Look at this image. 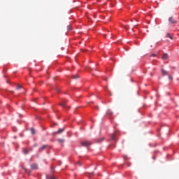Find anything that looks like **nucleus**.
I'll return each mask as SVG.
<instances>
[{
	"mask_svg": "<svg viewBox=\"0 0 179 179\" xmlns=\"http://www.w3.org/2000/svg\"><path fill=\"white\" fill-rule=\"evenodd\" d=\"M81 146H90V145H92V143L90 141H83L81 142Z\"/></svg>",
	"mask_w": 179,
	"mask_h": 179,
	"instance_id": "1",
	"label": "nucleus"
},
{
	"mask_svg": "<svg viewBox=\"0 0 179 179\" xmlns=\"http://www.w3.org/2000/svg\"><path fill=\"white\" fill-rule=\"evenodd\" d=\"M169 20L171 24L177 23V20H176L173 17H169Z\"/></svg>",
	"mask_w": 179,
	"mask_h": 179,
	"instance_id": "2",
	"label": "nucleus"
},
{
	"mask_svg": "<svg viewBox=\"0 0 179 179\" xmlns=\"http://www.w3.org/2000/svg\"><path fill=\"white\" fill-rule=\"evenodd\" d=\"M31 169L32 170H37L38 169V166L37 165V164H32L31 165Z\"/></svg>",
	"mask_w": 179,
	"mask_h": 179,
	"instance_id": "3",
	"label": "nucleus"
},
{
	"mask_svg": "<svg viewBox=\"0 0 179 179\" xmlns=\"http://www.w3.org/2000/svg\"><path fill=\"white\" fill-rule=\"evenodd\" d=\"M161 72L163 76H166V75H169V72L164 69H162Z\"/></svg>",
	"mask_w": 179,
	"mask_h": 179,
	"instance_id": "4",
	"label": "nucleus"
},
{
	"mask_svg": "<svg viewBox=\"0 0 179 179\" xmlns=\"http://www.w3.org/2000/svg\"><path fill=\"white\" fill-rule=\"evenodd\" d=\"M65 131V128L59 129L56 134H62Z\"/></svg>",
	"mask_w": 179,
	"mask_h": 179,
	"instance_id": "5",
	"label": "nucleus"
},
{
	"mask_svg": "<svg viewBox=\"0 0 179 179\" xmlns=\"http://www.w3.org/2000/svg\"><path fill=\"white\" fill-rule=\"evenodd\" d=\"M162 59H169V55L166 53L164 54L162 56Z\"/></svg>",
	"mask_w": 179,
	"mask_h": 179,
	"instance_id": "6",
	"label": "nucleus"
},
{
	"mask_svg": "<svg viewBox=\"0 0 179 179\" xmlns=\"http://www.w3.org/2000/svg\"><path fill=\"white\" fill-rule=\"evenodd\" d=\"M166 37L168 38H170L171 40H173V36H171V34H170V33L166 34Z\"/></svg>",
	"mask_w": 179,
	"mask_h": 179,
	"instance_id": "7",
	"label": "nucleus"
},
{
	"mask_svg": "<svg viewBox=\"0 0 179 179\" xmlns=\"http://www.w3.org/2000/svg\"><path fill=\"white\" fill-rule=\"evenodd\" d=\"M57 142H59V143H64V142H65V140L62 138H58Z\"/></svg>",
	"mask_w": 179,
	"mask_h": 179,
	"instance_id": "8",
	"label": "nucleus"
},
{
	"mask_svg": "<svg viewBox=\"0 0 179 179\" xmlns=\"http://www.w3.org/2000/svg\"><path fill=\"white\" fill-rule=\"evenodd\" d=\"M110 138H111V141H115V134H111Z\"/></svg>",
	"mask_w": 179,
	"mask_h": 179,
	"instance_id": "9",
	"label": "nucleus"
},
{
	"mask_svg": "<svg viewBox=\"0 0 179 179\" xmlns=\"http://www.w3.org/2000/svg\"><path fill=\"white\" fill-rule=\"evenodd\" d=\"M23 152L24 153V155H27V154H29V150L24 148V150H23Z\"/></svg>",
	"mask_w": 179,
	"mask_h": 179,
	"instance_id": "10",
	"label": "nucleus"
},
{
	"mask_svg": "<svg viewBox=\"0 0 179 179\" xmlns=\"http://www.w3.org/2000/svg\"><path fill=\"white\" fill-rule=\"evenodd\" d=\"M31 134H32V135H34V134H36V131L34 130V129H31Z\"/></svg>",
	"mask_w": 179,
	"mask_h": 179,
	"instance_id": "11",
	"label": "nucleus"
},
{
	"mask_svg": "<svg viewBox=\"0 0 179 179\" xmlns=\"http://www.w3.org/2000/svg\"><path fill=\"white\" fill-rule=\"evenodd\" d=\"M73 79H79V76H78V75L73 76Z\"/></svg>",
	"mask_w": 179,
	"mask_h": 179,
	"instance_id": "12",
	"label": "nucleus"
},
{
	"mask_svg": "<svg viewBox=\"0 0 179 179\" xmlns=\"http://www.w3.org/2000/svg\"><path fill=\"white\" fill-rule=\"evenodd\" d=\"M61 107H65V102L60 103Z\"/></svg>",
	"mask_w": 179,
	"mask_h": 179,
	"instance_id": "13",
	"label": "nucleus"
},
{
	"mask_svg": "<svg viewBox=\"0 0 179 179\" xmlns=\"http://www.w3.org/2000/svg\"><path fill=\"white\" fill-rule=\"evenodd\" d=\"M168 78H169V80H171H171H173V77L171 76H168Z\"/></svg>",
	"mask_w": 179,
	"mask_h": 179,
	"instance_id": "14",
	"label": "nucleus"
},
{
	"mask_svg": "<svg viewBox=\"0 0 179 179\" xmlns=\"http://www.w3.org/2000/svg\"><path fill=\"white\" fill-rule=\"evenodd\" d=\"M45 148H47V145H43L41 147V150H44V149H45Z\"/></svg>",
	"mask_w": 179,
	"mask_h": 179,
	"instance_id": "15",
	"label": "nucleus"
},
{
	"mask_svg": "<svg viewBox=\"0 0 179 179\" xmlns=\"http://www.w3.org/2000/svg\"><path fill=\"white\" fill-rule=\"evenodd\" d=\"M16 87L17 90H19V89H22V86L20 85H17Z\"/></svg>",
	"mask_w": 179,
	"mask_h": 179,
	"instance_id": "16",
	"label": "nucleus"
},
{
	"mask_svg": "<svg viewBox=\"0 0 179 179\" xmlns=\"http://www.w3.org/2000/svg\"><path fill=\"white\" fill-rule=\"evenodd\" d=\"M49 179H57V178L55 177H54V176H50Z\"/></svg>",
	"mask_w": 179,
	"mask_h": 179,
	"instance_id": "17",
	"label": "nucleus"
},
{
	"mask_svg": "<svg viewBox=\"0 0 179 179\" xmlns=\"http://www.w3.org/2000/svg\"><path fill=\"white\" fill-rule=\"evenodd\" d=\"M68 30H71V26L68 27Z\"/></svg>",
	"mask_w": 179,
	"mask_h": 179,
	"instance_id": "18",
	"label": "nucleus"
},
{
	"mask_svg": "<svg viewBox=\"0 0 179 179\" xmlns=\"http://www.w3.org/2000/svg\"><path fill=\"white\" fill-rule=\"evenodd\" d=\"M151 57H156V55L152 54V55H151Z\"/></svg>",
	"mask_w": 179,
	"mask_h": 179,
	"instance_id": "19",
	"label": "nucleus"
},
{
	"mask_svg": "<svg viewBox=\"0 0 179 179\" xmlns=\"http://www.w3.org/2000/svg\"><path fill=\"white\" fill-rule=\"evenodd\" d=\"M57 92H59V88H56Z\"/></svg>",
	"mask_w": 179,
	"mask_h": 179,
	"instance_id": "20",
	"label": "nucleus"
}]
</instances>
